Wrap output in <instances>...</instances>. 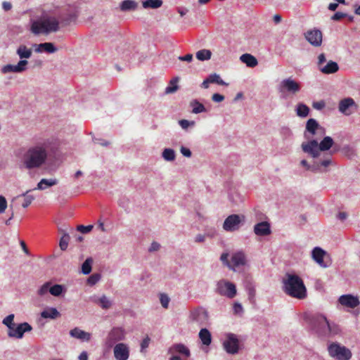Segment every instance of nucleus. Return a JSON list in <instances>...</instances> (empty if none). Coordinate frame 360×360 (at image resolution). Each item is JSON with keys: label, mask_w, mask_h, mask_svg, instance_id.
<instances>
[{"label": "nucleus", "mask_w": 360, "mask_h": 360, "mask_svg": "<svg viewBox=\"0 0 360 360\" xmlns=\"http://www.w3.org/2000/svg\"><path fill=\"white\" fill-rule=\"evenodd\" d=\"M345 14L341 12H337L335 13L332 17L331 19L333 20H340L344 17H345Z\"/></svg>", "instance_id": "nucleus-56"}, {"label": "nucleus", "mask_w": 360, "mask_h": 360, "mask_svg": "<svg viewBox=\"0 0 360 360\" xmlns=\"http://www.w3.org/2000/svg\"><path fill=\"white\" fill-rule=\"evenodd\" d=\"M181 153H182V155L185 157H187V158H190L191 156V150L187 148H185V147H181Z\"/></svg>", "instance_id": "nucleus-58"}, {"label": "nucleus", "mask_w": 360, "mask_h": 360, "mask_svg": "<svg viewBox=\"0 0 360 360\" xmlns=\"http://www.w3.org/2000/svg\"><path fill=\"white\" fill-rule=\"evenodd\" d=\"M125 330L122 327H114L108 333L105 340V345L112 347L117 342L122 341L125 338Z\"/></svg>", "instance_id": "nucleus-7"}, {"label": "nucleus", "mask_w": 360, "mask_h": 360, "mask_svg": "<svg viewBox=\"0 0 360 360\" xmlns=\"http://www.w3.org/2000/svg\"><path fill=\"white\" fill-rule=\"evenodd\" d=\"M2 7L6 11H8L11 9L12 5L10 2L4 1L2 4Z\"/></svg>", "instance_id": "nucleus-62"}, {"label": "nucleus", "mask_w": 360, "mask_h": 360, "mask_svg": "<svg viewBox=\"0 0 360 360\" xmlns=\"http://www.w3.org/2000/svg\"><path fill=\"white\" fill-rule=\"evenodd\" d=\"M329 355L338 360H349L352 357L351 351L345 346L333 342L328 347Z\"/></svg>", "instance_id": "nucleus-5"}, {"label": "nucleus", "mask_w": 360, "mask_h": 360, "mask_svg": "<svg viewBox=\"0 0 360 360\" xmlns=\"http://www.w3.org/2000/svg\"><path fill=\"white\" fill-rule=\"evenodd\" d=\"M70 335L77 339L82 340L89 341L91 339V334L82 330L78 328H75L70 331Z\"/></svg>", "instance_id": "nucleus-24"}, {"label": "nucleus", "mask_w": 360, "mask_h": 360, "mask_svg": "<svg viewBox=\"0 0 360 360\" xmlns=\"http://www.w3.org/2000/svg\"><path fill=\"white\" fill-rule=\"evenodd\" d=\"M179 123L180 126L183 129H186L190 125H194L195 124V122L194 121L189 122L187 120H181L179 122Z\"/></svg>", "instance_id": "nucleus-51"}, {"label": "nucleus", "mask_w": 360, "mask_h": 360, "mask_svg": "<svg viewBox=\"0 0 360 360\" xmlns=\"http://www.w3.org/2000/svg\"><path fill=\"white\" fill-rule=\"evenodd\" d=\"M139 6L138 2L133 0H124L120 5L122 11H135Z\"/></svg>", "instance_id": "nucleus-26"}, {"label": "nucleus", "mask_w": 360, "mask_h": 360, "mask_svg": "<svg viewBox=\"0 0 360 360\" xmlns=\"http://www.w3.org/2000/svg\"><path fill=\"white\" fill-rule=\"evenodd\" d=\"M224 347L229 354H236L239 349V341L234 334H229L224 341Z\"/></svg>", "instance_id": "nucleus-15"}, {"label": "nucleus", "mask_w": 360, "mask_h": 360, "mask_svg": "<svg viewBox=\"0 0 360 360\" xmlns=\"http://www.w3.org/2000/svg\"><path fill=\"white\" fill-rule=\"evenodd\" d=\"M40 49H42L44 51H46L47 53H54L57 50V49L55 47L53 44L50 43V42H45V43L40 44L39 45V50Z\"/></svg>", "instance_id": "nucleus-37"}, {"label": "nucleus", "mask_w": 360, "mask_h": 360, "mask_svg": "<svg viewBox=\"0 0 360 360\" xmlns=\"http://www.w3.org/2000/svg\"><path fill=\"white\" fill-rule=\"evenodd\" d=\"M190 106L192 107V112L194 114H198L206 111V108L203 104L200 103L195 99L190 102Z\"/></svg>", "instance_id": "nucleus-33"}, {"label": "nucleus", "mask_w": 360, "mask_h": 360, "mask_svg": "<svg viewBox=\"0 0 360 360\" xmlns=\"http://www.w3.org/2000/svg\"><path fill=\"white\" fill-rule=\"evenodd\" d=\"M51 288V283L46 282L44 285H42L40 288L38 290V295L42 296L49 292V289Z\"/></svg>", "instance_id": "nucleus-46"}, {"label": "nucleus", "mask_w": 360, "mask_h": 360, "mask_svg": "<svg viewBox=\"0 0 360 360\" xmlns=\"http://www.w3.org/2000/svg\"><path fill=\"white\" fill-rule=\"evenodd\" d=\"M211 56L212 52L207 49H202L196 53V58L202 61L210 59Z\"/></svg>", "instance_id": "nucleus-35"}, {"label": "nucleus", "mask_w": 360, "mask_h": 360, "mask_svg": "<svg viewBox=\"0 0 360 360\" xmlns=\"http://www.w3.org/2000/svg\"><path fill=\"white\" fill-rule=\"evenodd\" d=\"M325 106L323 101L315 102L313 103V107L317 110H321Z\"/></svg>", "instance_id": "nucleus-60"}, {"label": "nucleus", "mask_w": 360, "mask_h": 360, "mask_svg": "<svg viewBox=\"0 0 360 360\" xmlns=\"http://www.w3.org/2000/svg\"><path fill=\"white\" fill-rule=\"evenodd\" d=\"M233 311L236 314L241 312L243 311L242 305L239 303H235L233 305Z\"/></svg>", "instance_id": "nucleus-59"}, {"label": "nucleus", "mask_w": 360, "mask_h": 360, "mask_svg": "<svg viewBox=\"0 0 360 360\" xmlns=\"http://www.w3.org/2000/svg\"><path fill=\"white\" fill-rule=\"evenodd\" d=\"M241 222V217L238 214H231L224 220L223 229L226 231H235L239 229Z\"/></svg>", "instance_id": "nucleus-13"}, {"label": "nucleus", "mask_w": 360, "mask_h": 360, "mask_svg": "<svg viewBox=\"0 0 360 360\" xmlns=\"http://www.w3.org/2000/svg\"><path fill=\"white\" fill-rule=\"evenodd\" d=\"M79 360H88V355L86 352H82L79 356Z\"/></svg>", "instance_id": "nucleus-64"}, {"label": "nucleus", "mask_w": 360, "mask_h": 360, "mask_svg": "<svg viewBox=\"0 0 360 360\" xmlns=\"http://www.w3.org/2000/svg\"><path fill=\"white\" fill-rule=\"evenodd\" d=\"M98 303L103 309H108L111 307V302L105 295L99 298Z\"/></svg>", "instance_id": "nucleus-45"}, {"label": "nucleus", "mask_w": 360, "mask_h": 360, "mask_svg": "<svg viewBox=\"0 0 360 360\" xmlns=\"http://www.w3.org/2000/svg\"><path fill=\"white\" fill-rule=\"evenodd\" d=\"M70 236L68 234L65 233L60 240L59 246L62 250H65L68 248Z\"/></svg>", "instance_id": "nucleus-43"}, {"label": "nucleus", "mask_w": 360, "mask_h": 360, "mask_svg": "<svg viewBox=\"0 0 360 360\" xmlns=\"http://www.w3.org/2000/svg\"><path fill=\"white\" fill-rule=\"evenodd\" d=\"M254 232L257 236H267L271 233L270 224L266 221L259 222L255 225Z\"/></svg>", "instance_id": "nucleus-22"}, {"label": "nucleus", "mask_w": 360, "mask_h": 360, "mask_svg": "<svg viewBox=\"0 0 360 360\" xmlns=\"http://www.w3.org/2000/svg\"><path fill=\"white\" fill-rule=\"evenodd\" d=\"M58 184V181L56 179H42L37 184V188L34 190H45L48 187L55 186Z\"/></svg>", "instance_id": "nucleus-27"}, {"label": "nucleus", "mask_w": 360, "mask_h": 360, "mask_svg": "<svg viewBox=\"0 0 360 360\" xmlns=\"http://www.w3.org/2000/svg\"><path fill=\"white\" fill-rule=\"evenodd\" d=\"M150 341V339L148 336L142 340V342L141 343V352L143 351L144 349H146L148 347Z\"/></svg>", "instance_id": "nucleus-54"}, {"label": "nucleus", "mask_w": 360, "mask_h": 360, "mask_svg": "<svg viewBox=\"0 0 360 360\" xmlns=\"http://www.w3.org/2000/svg\"><path fill=\"white\" fill-rule=\"evenodd\" d=\"M160 247V245L157 243V242H153L152 244H151V246L150 248H149V251L152 252V251H157L159 250Z\"/></svg>", "instance_id": "nucleus-61"}, {"label": "nucleus", "mask_w": 360, "mask_h": 360, "mask_svg": "<svg viewBox=\"0 0 360 360\" xmlns=\"http://www.w3.org/2000/svg\"><path fill=\"white\" fill-rule=\"evenodd\" d=\"M205 236L204 235L198 234L196 236V237L195 238V241L196 243H202L205 240Z\"/></svg>", "instance_id": "nucleus-63"}, {"label": "nucleus", "mask_w": 360, "mask_h": 360, "mask_svg": "<svg viewBox=\"0 0 360 360\" xmlns=\"http://www.w3.org/2000/svg\"><path fill=\"white\" fill-rule=\"evenodd\" d=\"M240 60L249 68H254L258 64L257 58L250 53L243 54Z\"/></svg>", "instance_id": "nucleus-25"}, {"label": "nucleus", "mask_w": 360, "mask_h": 360, "mask_svg": "<svg viewBox=\"0 0 360 360\" xmlns=\"http://www.w3.org/2000/svg\"><path fill=\"white\" fill-rule=\"evenodd\" d=\"M334 141L330 136H325L319 144V148L321 151L329 150L333 145Z\"/></svg>", "instance_id": "nucleus-30"}, {"label": "nucleus", "mask_w": 360, "mask_h": 360, "mask_svg": "<svg viewBox=\"0 0 360 360\" xmlns=\"http://www.w3.org/2000/svg\"><path fill=\"white\" fill-rule=\"evenodd\" d=\"M208 79H209V82L210 84H217L219 85H226L227 86L228 84H226L221 77L219 75L216 74V73H213V74H211L208 77H207Z\"/></svg>", "instance_id": "nucleus-34"}, {"label": "nucleus", "mask_w": 360, "mask_h": 360, "mask_svg": "<svg viewBox=\"0 0 360 360\" xmlns=\"http://www.w3.org/2000/svg\"><path fill=\"white\" fill-rule=\"evenodd\" d=\"M14 320V314H9L5 319H4L2 323L6 326L8 330L12 329L13 326H15V323H13Z\"/></svg>", "instance_id": "nucleus-44"}, {"label": "nucleus", "mask_w": 360, "mask_h": 360, "mask_svg": "<svg viewBox=\"0 0 360 360\" xmlns=\"http://www.w3.org/2000/svg\"><path fill=\"white\" fill-rule=\"evenodd\" d=\"M32 330V326L27 322H24L12 327V329L8 330V335L10 338L20 339L23 337L25 332H30Z\"/></svg>", "instance_id": "nucleus-10"}, {"label": "nucleus", "mask_w": 360, "mask_h": 360, "mask_svg": "<svg viewBox=\"0 0 360 360\" xmlns=\"http://www.w3.org/2000/svg\"><path fill=\"white\" fill-rule=\"evenodd\" d=\"M304 37L310 44L315 47H319L322 44L323 34L321 31L318 29L308 30L304 33Z\"/></svg>", "instance_id": "nucleus-12"}, {"label": "nucleus", "mask_w": 360, "mask_h": 360, "mask_svg": "<svg viewBox=\"0 0 360 360\" xmlns=\"http://www.w3.org/2000/svg\"><path fill=\"white\" fill-rule=\"evenodd\" d=\"M160 300V302H161L162 306L164 308L167 309L168 307L169 302V297L167 295L161 294Z\"/></svg>", "instance_id": "nucleus-48"}, {"label": "nucleus", "mask_w": 360, "mask_h": 360, "mask_svg": "<svg viewBox=\"0 0 360 360\" xmlns=\"http://www.w3.org/2000/svg\"><path fill=\"white\" fill-rule=\"evenodd\" d=\"M338 302L341 305L352 309H354L360 304L359 298L349 294L341 295L338 299Z\"/></svg>", "instance_id": "nucleus-17"}, {"label": "nucleus", "mask_w": 360, "mask_h": 360, "mask_svg": "<svg viewBox=\"0 0 360 360\" xmlns=\"http://www.w3.org/2000/svg\"><path fill=\"white\" fill-rule=\"evenodd\" d=\"M162 0H145L142 2V6L144 8H158L162 5Z\"/></svg>", "instance_id": "nucleus-32"}, {"label": "nucleus", "mask_w": 360, "mask_h": 360, "mask_svg": "<svg viewBox=\"0 0 360 360\" xmlns=\"http://www.w3.org/2000/svg\"><path fill=\"white\" fill-rule=\"evenodd\" d=\"M91 259H86L82 265V271L84 274H89L91 271Z\"/></svg>", "instance_id": "nucleus-41"}, {"label": "nucleus", "mask_w": 360, "mask_h": 360, "mask_svg": "<svg viewBox=\"0 0 360 360\" xmlns=\"http://www.w3.org/2000/svg\"><path fill=\"white\" fill-rule=\"evenodd\" d=\"M199 338L202 343L206 346H209L212 342L211 333L207 328H202L200 330Z\"/></svg>", "instance_id": "nucleus-29"}, {"label": "nucleus", "mask_w": 360, "mask_h": 360, "mask_svg": "<svg viewBox=\"0 0 360 360\" xmlns=\"http://www.w3.org/2000/svg\"><path fill=\"white\" fill-rule=\"evenodd\" d=\"M177 82L178 78L172 79L170 81V85L166 88L165 92L167 94H172L175 92L178 89V86L176 85Z\"/></svg>", "instance_id": "nucleus-42"}, {"label": "nucleus", "mask_w": 360, "mask_h": 360, "mask_svg": "<svg viewBox=\"0 0 360 360\" xmlns=\"http://www.w3.org/2000/svg\"><path fill=\"white\" fill-rule=\"evenodd\" d=\"M162 157L165 160L172 161L175 159L174 150L170 148H166L162 153Z\"/></svg>", "instance_id": "nucleus-40"}, {"label": "nucleus", "mask_w": 360, "mask_h": 360, "mask_svg": "<svg viewBox=\"0 0 360 360\" xmlns=\"http://www.w3.org/2000/svg\"><path fill=\"white\" fill-rule=\"evenodd\" d=\"M301 147L304 153L309 154L313 158H317L320 155L321 150L319 148L317 140L313 139L308 142H304Z\"/></svg>", "instance_id": "nucleus-16"}, {"label": "nucleus", "mask_w": 360, "mask_h": 360, "mask_svg": "<svg viewBox=\"0 0 360 360\" xmlns=\"http://www.w3.org/2000/svg\"><path fill=\"white\" fill-rule=\"evenodd\" d=\"M178 58L179 60H181V61L191 62L193 59V55L191 53H188L184 56H179Z\"/></svg>", "instance_id": "nucleus-57"}, {"label": "nucleus", "mask_w": 360, "mask_h": 360, "mask_svg": "<svg viewBox=\"0 0 360 360\" xmlns=\"http://www.w3.org/2000/svg\"><path fill=\"white\" fill-rule=\"evenodd\" d=\"M246 263V258L244 252L239 251L232 255L231 259V269H234L236 267L243 266Z\"/></svg>", "instance_id": "nucleus-19"}, {"label": "nucleus", "mask_w": 360, "mask_h": 360, "mask_svg": "<svg viewBox=\"0 0 360 360\" xmlns=\"http://www.w3.org/2000/svg\"><path fill=\"white\" fill-rule=\"evenodd\" d=\"M326 58L325 54L321 53L318 56L317 65H318L319 69H320L323 65H324V63H326Z\"/></svg>", "instance_id": "nucleus-52"}, {"label": "nucleus", "mask_w": 360, "mask_h": 360, "mask_svg": "<svg viewBox=\"0 0 360 360\" xmlns=\"http://www.w3.org/2000/svg\"><path fill=\"white\" fill-rule=\"evenodd\" d=\"M7 208V201L4 196L0 195V214L5 212Z\"/></svg>", "instance_id": "nucleus-49"}, {"label": "nucleus", "mask_w": 360, "mask_h": 360, "mask_svg": "<svg viewBox=\"0 0 360 360\" xmlns=\"http://www.w3.org/2000/svg\"><path fill=\"white\" fill-rule=\"evenodd\" d=\"M169 352L172 355H176V354H181L183 356L189 357L191 355V352L189 349L185 346L184 344H174L169 349Z\"/></svg>", "instance_id": "nucleus-20"}, {"label": "nucleus", "mask_w": 360, "mask_h": 360, "mask_svg": "<svg viewBox=\"0 0 360 360\" xmlns=\"http://www.w3.org/2000/svg\"><path fill=\"white\" fill-rule=\"evenodd\" d=\"M48 148L49 144L46 142L30 147L22 158L24 167L28 170L40 168L47 160Z\"/></svg>", "instance_id": "nucleus-1"}, {"label": "nucleus", "mask_w": 360, "mask_h": 360, "mask_svg": "<svg viewBox=\"0 0 360 360\" xmlns=\"http://www.w3.org/2000/svg\"><path fill=\"white\" fill-rule=\"evenodd\" d=\"M228 257H229V254L228 253H223L221 255V257H220V259L221 261L225 264L226 266H228L230 269L231 267V262H229L228 260Z\"/></svg>", "instance_id": "nucleus-53"}, {"label": "nucleus", "mask_w": 360, "mask_h": 360, "mask_svg": "<svg viewBox=\"0 0 360 360\" xmlns=\"http://www.w3.org/2000/svg\"><path fill=\"white\" fill-rule=\"evenodd\" d=\"M284 292L291 297L303 300L307 297V288L302 279L295 274H286L283 281Z\"/></svg>", "instance_id": "nucleus-3"}, {"label": "nucleus", "mask_w": 360, "mask_h": 360, "mask_svg": "<svg viewBox=\"0 0 360 360\" xmlns=\"http://www.w3.org/2000/svg\"><path fill=\"white\" fill-rule=\"evenodd\" d=\"M101 278V276L99 274H94L90 276L87 279V283L89 285H95Z\"/></svg>", "instance_id": "nucleus-47"}, {"label": "nucleus", "mask_w": 360, "mask_h": 360, "mask_svg": "<svg viewBox=\"0 0 360 360\" xmlns=\"http://www.w3.org/2000/svg\"><path fill=\"white\" fill-rule=\"evenodd\" d=\"M326 252L321 248L316 247L312 250V258L318 263L321 267H327L328 265L324 262L323 257Z\"/></svg>", "instance_id": "nucleus-21"}, {"label": "nucleus", "mask_w": 360, "mask_h": 360, "mask_svg": "<svg viewBox=\"0 0 360 360\" xmlns=\"http://www.w3.org/2000/svg\"><path fill=\"white\" fill-rule=\"evenodd\" d=\"M113 354L116 360H128L129 357V348L124 343H117L113 348Z\"/></svg>", "instance_id": "nucleus-14"}, {"label": "nucleus", "mask_w": 360, "mask_h": 360, "mask_svg": "<svg viewBox=\"0 0 360 360\" xmlns=\"http://www.w3.org/2000/svg\"><path fill=\"white\" fill-rule=\"evenodd\" d=\"M63 291V287L61 285L56 284L53 286H51L49 289V292L53 296H60Z\"/></svg>", "instance_id": "nucleus-39"}, {"label": "nucleus", "mask_w": 360, "mask_h": 360, "mask_svg": "<svg viewBox=\"0 0 360 360\" xmlns=\"http://www.w3.org/2000/svg\"><path fill=\"white\" fill-rule=\"evenodd\" d=\"M16 52L21 59L30 58L32 53L31 49H28L25 45H20Z\"/></svg>", "instance_id": "nucleus-31"}, {"label": "nucleus", "mask_w": 360, "mask_h": 360, "mask_svg": "<svg viewBox=\"0 0 360 360\" xmlns=\"http://www.w3.org/2000/svg\"><path fill=\"white\" fill-rule=\"evenodd\" d=\"M300 83L291 77L283 79L278 86V91L282 94L288 93L295 95L300 92Z\"/></svg>", "instance_id": "nucleus-6"}, {"label": "nucleus", "mask_w": 360, "mask_h": 360, "mask_svg": "<svg viewBox=\"0 0 360 360\" xmlns=\"http://www.w3.org/2000/svg\"><path fill=\"white\" fill-rule=\"evenodd\" d=\"M28 64L27 60H20L17 65L8 64L2 68V72L6 74L8 72H22L26 70V66Z\"/></svg>", "instance_id": "nucleus-18"}, {"label": "nucleus", "mask_w": 360, "mask_h": 360, "mask_svg": "<svg viewBox=\"0 0 360 360\" xmlns=\"http://www.w3.org/2000/svg\"><path fill=\"white\" fill-rule=\"evenodd\" d=\"M92 229H93L92 225H89V226L79 225L77 227V230L83 233H89V231H91Z\"/></svg>", "instance_id": "nucleus-50"}, {"label": "nucleus", "mask_w": 360, "mask_h": 360, "mask_svg": "<svg viewBox=\"0 0 360 360\" xmlns=\"http://www.w3.org/2000/svg\"><path fill=\"white\" fill-rule=\"evenodd\" d=\"M358 108L354 100L350 97L340 100L338 104L339 111L346 116L351 115L358 110Z\"/></svg>", "instance_id": "nucleus-8"}, {"label": "nucleus", "mask_w": 360, "mask_h": 360, "mask_svg": "<svg viewBox=\"0 0 360 360\" xmlns=\"http://www.w3.org/2000/svg\"><path fill=\"white\" fill-rule=\"evenodd\" d=\"M31 190H29V191H27L25 193H23L22 195V196L24 198V200H23V202L22 203V207L24 208H26L27 207L30 205H31V203L32 202V201L34 200V197L32 195H28V193Z\"/></svg>", "instance_id": "nucleus-38"}, {"label": "nucleus", "mask_w": 360, "mask_h": 360, "mask_svg": "<svg viewBox=\"0 0 360 360\" xmlns=\"http://www.w3.org/2000/svg\"><path fill=\"white\" fill-rule=\"evenodd\" d=\"M217 292L219 295L231 299L236 295V288L231 282L221 281L217 284Z\"/></svg>", "instance_id": "nucleus-9"}, {"label": "nucleus", "mask_w": 360, "mask_h": 360, "mask_svg": "<svg viewBox=\"0 0 360 360\" xmlns=\"http://www.w3.org/2000/svg\"><path fill=\"white\" fill-rule=\"evenodd\" d=\"M309 108L304 104L300 103L297 107V115L302 117H305L309 115Z\"/></svg>", "instance_id": "nucleus-36"}, {"label": "nucleus", "mask_w": 360, "mask_h": 360, "mask_svg": "<svg viewBox=\"0 0 360 360\" xmlns=\"http://www.w3.org/2000/svg\"><path fill=\"white\" fill-rule=\"evenodd\" d=\"M312 330L319 337H329L338 335L340 332L338 325L330 323L322 314H313L308 317Z\"/></svg>", "instance_id": "nucleus-2"}, {"label": "nucleus", "mask_w": 360, "mask_h": 360, "mask_svg": "<svg viewBox=\"0 0 360 360\" xmlns=\"http://www.w3.org/2000/svg\"><path fill=\"white\" fill-rule=\"evenodd\" d=\"M59 29V21L55 17H46L35 20L32 23L31 31L34 34H49L57 32Z\"/></svg>", "instance_id": "nucleus-4"}, {"label": "nucleus", "mask_w": 360, "mask_h": 360, "mask_svg": "<svg viewBox=\"0 0 360 360\" xmlns=\"http://www.w3.org/2000/svg\"><path fill=\"white\" fill-rule=\"evenodd\" d=\"M60 316V312L54 307L47 308L41 313V316L44 319H55Z\"/></svg>", "instance_id": "nucleus-28"}, {"label": "nucleus", "mask_w": 360, "mask_h": 360, "mask_svg": "<svg viewBox=\"0 0 360 360\" xmlns=\"http://www.w3.org/2000/svg\"><path fill=\"white\" fill-rule=\"evenodd\" d=\"M324 133V129L319 124L316 120L311 118L307 122L305 137L309 139L310 137L309 135L314 136L316 134H320L321 136Z\"/></svg>", "instance_id": "nucleus-11"}, {"label": "nucleus", "mask_w": 360, "mask_h": 360, "mask_svg": "<svg viewBox=\"0 0 360 360\" xmlns=\"http://www.w3.org/2000/svg\"><path fill=\"white\" fill-rule=\"evenodd\" d=\"M319 70L326 75H330L337 72L339 70L338 64L336 62L330 60L327 64L323 65Z\"/></svg>", "instance_id": "nucleus-23"}, {"label": "nucleus", "mask_w": 360, "mask_h": 360, "mask_svg": "<svg viewBox=\"0 0 360 360\" xmlns=\"http://www.w3.org/2000/svg\"><path fill=\"white\" fill-rule=\"evenodd\" d=\"M212 99L214 102H221L224 100V96L219 94H214L212 96Z\"/></svg>", "instance_id": "nucleus-55"}]
</instances>
